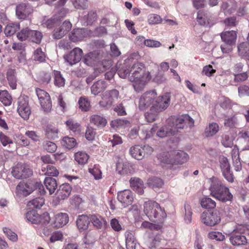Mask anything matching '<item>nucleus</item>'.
<instances>
[{"mask_svg": "<svg viewBox=\"0 0 249 249\" xmlns=\"http://www.w3.org/2000/svg\"><path fill=\"white\" fill-rule=\"evenodd\" d=\"M143 212L149 220L154 222H162L166 217L164 209L153 200H148L144 202Z\"/></svg>", "mask_w": 249, "mask_h": 249, "instance_id": "nucleus-5", "label": "nucleus"}, {"mask_svg": "<svg viewBox=\"0 0 249 249\" xmlns=\"http://www.w3.org/2000/svg\"><path fill=\"white\" fill-rule=\"evenodd\" d=\"M61 144L63 146L68 149H71L77 145V142L73 138L65 137L61 141Z\"/></svg>", "mask_w": 249, "mask_h": 249, "instance_id": "nucleus-41", "label": "nucleus"}, {"mask_svg": "<svg viewBox=\"0 0 249 249\" xmlns=\"http://www.w3.org/2000/svg\"><path fill=\"white\" fill-rule=\"evenodd\" d=\"M79 108L83 111L89 110L90 107V103L88 100L84 97H81L78 101Z\"/></svg>", "mask_w": 249, "mask_h": 249, "instance_id": "nucleus-50", "label": "nucleus"}, {"mask_svg": "<svg viewBox=\"0 0 249 249\" xmlns=\"http://www.w3.org/2000/svg\"><path fill=\"white\" fill-rule=\"evenodd\" d=\"M89 223V218L84 214L79 215L76 221L77 228L80 231L87 230L88 228Z\"/></svg>", "mask_w": 249, "mask_h": 249, "instance_id": "nucleus-29", "label": "nucleus"}, {"mask_svg": "<svg viewBox=\"0 0 249 249\" xmlns=\"http://www.w3.org/2000/svg\"><path fill=\"white\" fill-rule=\"evenodd\" d=\"M58 106L57 107V111L58 113L61 114L65 112L67 109V104L64 101L61 94H59L57 97Z\"/></svg>", "mask_w": 249, "mask_h": 249, "instance_id": "nucleus-47", "label": "nucleus"}, {"mask_svg": "<svg viewBox=\"0 0 249 249\" xmlns=\"http://www.w3.org/2000/svg\"><path fill=\"white\" fill-rule=\"evenodd\" d=\"M90 122L98 127H103L107 124L106 119L102 116L96 114L90 116Z\"/></svg>", "mask_w": 249, "mask_h": 249, "instance_id": "nucleus-32", "label": "nucleus"}, {"mask_svg": "<svg viewBox=\"0 0 249 249\" xmlns=\"http://www.w3.org/2000/svg\"><path fill=\"white\" fill-rule=\"evenodd\" d=\"M130 184L131 188L139 195L143 194L144 192V184L143 181L139 178H131L130 179Z\"/></svg>", "mask_w": 249, "mask_h": 249, "instance_id": "nucleus-24", "label": "nucleus"}, {"mask_svg": "<svg viewBox=\"0 0 249 249\" xmlns=\"http://www.w3.org/2000/svg\"><path fill=\"white\" fill-rule=\"evenodd\" d=\"M184 209L185 210V221L187 223H190L192 220V212L189 204H185Z\"/></svg>", "mask_w": 249, "mask_h": 249, "instance_id": "nucleus-58", "label": "nucleus"}, {"mask_svg": "<svg viewBox=\"0 0 249 249\" xmlns=\"http://www.w3.org/2000/svg\"><path fill=\"white\" fill-rule=\"evenodd\" d=\"M107 88V84L105 81L99 80L93 84L91 87V92L92 94L96 95Z\"/></svg>", "mask_w": 249, "mask_h": 249, "instance_id": "nucleus-30", "label": "nucleus"}, {"mask_svg": "<svg viewBox=\"0 0 249 249\" xmlns=\"http://www.w3.org/2000/svg\"><path fill=\"white\" fill-rule=\"evenodd\" d=\"M25 135L34 142H38L40 140L39 135L34 131H27Z\"/></svg>", "mask_w": 249, "mask_h": 249, "instance_id": "nucleus-64", "label": "nucleus"}, {"mask_svg": "<svg viewBox=\"0 0 249 249\" xmlns=\"http://www.w3.org/2000/svg\"><path fill=\"white\" fill-rule=\"evenodd\" d=\"M52 75L53 76L55 86L58 87L64 86L65 80L59 71H54L52 73Z\"/></svg>", "mask_w": 249, "mask_h": 249, "instance_id": "nucleus-40", "label": "nucleus"}, {"mask_svg": "<svg viewBox=\"0 0 249 249\" xmlns=\"http://www.w3.org/2000/svg\"><path fill=\"white\" fill-rule=\"evenodd\" d=\"M13 176L17 179L27 178L32 175V171L29 166L24 163H18L12 170Z\"/></svg>", "mask_w": 249, "mask_h": 249, "instance_id": "nucleus-8", "label": "nucleus"}, {"mask_svg": "<svg viewBox=\"0 0 249 249\" xmlns=\"http://www.w3.org/2000/svg\"><path fill=\"white\" fill-rule=\"evenodd\" d=\"M219 166L225 178L230 182L233 181V175L231 171V166L228 159L223 156L219 157Z\"/></svg>", "mask_w": 249, "mask_h": 249, "instance_id": "nucleus-11", "label": "nucleus"}, {"mask_svg": "<svg viewBox=\"0 0 249 249\" xmlns=\"http://www.w3.org/2000/svg\"><path fill=\"white\" fill-rule=\"evenodd\" d=\"M44 199L42 197H36L28 203L29 206H33V208L40 209L44 204Z\"/></svg>", "mask_w": 249, "mask_h": 249, "instance_id": "nucleus-48", "label": "nucleus"}, {"mask_svg": "<svg viewBox=\"0 0 249 249\" xmlns=\"http://www.w3.org/2000/svg\"><path fill=\"white\" fill-rule=\"evenodd\" d=\"M34 185L31 183L20 182L16 187L17 191L26 196L34 191Z\"/></svg>", "mask_w": 249, "mask_h": 249, "instance_id": "nucleus-21", "label": "nucleus"}, {"mask_svg": "<svg viewBox=\"0 0 249 249\" xmlns=\"http://www.w3.org/2000/svg\"><path fill=\"white\" fill-rule=\"evenodd\" d=\"M231 101L225 96L222 97L220 100V106L224 109L230 108L232 107Z\"/></svg>", "mask_w": 249, "mask_h": 249, "instance_id": "nucleus-55", "label": "nucleus"}, {"mask_svg": "<svg viewBox=\"0 0 249 249\" xmlns=\"http://www.w3.org/2000/svg\"><path fill=\"white\" fill-rule=\"evenodd\" d=\"M230 241L233 246H240L247 243L246 237L240 233L234 231L230 235Z\"/></svg>", "mask_w": 249, "mask_h": 249, "instance_id": "nucleus-18", "label": "nucleus"}, {"mask_svg": "<svg viewBox=\"0 0 249 249\" xmlns=\"http://www.w3.org/2000/svg\"><path fill=\"white\" fill-rule=\"evenodd\" d=\"M19 29V25L17 23H11L6 25L4 32L7 36L13 35Z\"/></svg>", "mask_w": 249, "mask_h": 249, "instance_id": "nucleus-39", "label": "nucleus"}, {"mask_svg": "<svg viewBox=\"0 0 249 249\" xmlns=\"http://www.w3.org/2000/svg\"><path fill=\"white\" fill-rule=\"evenodd\" d=\"M153 152V148L149 145L142 147L137 145L131 147L129 149V153L134 159L141 160L146 156L149 155Z\"/></svg>", "mask_w": 249, "mask_h": 249, "instance_id": "nucleus-6", "label": "nucleus"}, {"mask_svg": "<svg viewBox=\"0 0 249 249\" xmlns=\"http://www.w3.org/2000/svg\"><path fill=\"white\" fill-rule=\"evenodd\" d=\"M12 98L7 90H0V101L5 106L12 103Z\"/></svg>", "mask_w": 249, "mask_h": 249, "instance_id": "nucleus-43", "label": "nucleus"}, {"mask_svg": "<svg viewBox=\"0 0 249 249\" xmlns=\"http://www.w3.org/2000/svg\"><path fill=\"white\" fill-rule=\"evenodd\" d=\"M202 222L207 226H213L221 221L219 212L214 211L212 213L203 212L201 215Z\"/></svg>", "mask_w": 249, "mask_h": 249, "instance_id": "nucleus-10", "label": "nucleus"}, {"mask_svg": "<svg viewBox=\"0 0 249 249\" xmlns=\"http://www.w3.org/2000/svg\"><path fill=\"white\" fill-rule=\"evenodd\" d=\"M71 192V187L68 183L61 184L57 190L55 195L57 198L59 200H64L67 198Z\"/></svg>", "mask_w": 249, "mask_h": 249, "instance_id": "nucleus-17", "label": "nucleus"}, {"mask_svg": "<svg viewBox=\"0 0 249 249\" xmlns=\"http://www.w3.org/2000/svg\"><path fill=\"white\" fill-rule=\"evenodd\" d=\"M201 206L205 209H213L216 206L215 202L209 197L203 198L200 202Z\"/></svg>", "mask_w": 249, "mask_h": 249, "instance_id": "nucleus-46", "label": "nucleus"}, {"mask_svg": "<svg viewBox=\"0 0 249 249\" xmlns=\"http://www.w3.org/2000/svg\"><path fill=\"white\" fill-rule=\"evenodd\" d=\"M117 198L124 207L131 205L133 200L132 192L129 190H125L119 192L118 194Z\"/></svg>", "mask_w": 249, "mask_h": 249, "instance_id": "nucleus-16", "label": "nucleus"}, {"mask_svg": "<svg viewBox=\"0 0 249 249\" xmlns=\"http://www.w3.org/2000/svg\"><path fill=\"white\" fill-rule=\"evenodd\" d=\"M148 21L150 24H157L161 22V18L158 15L152 14L148 16Z\"/></svg>", "mask_w": 249, "mask_h": 249, "instance_id": "nucleus-57", "label": "nucleus"}, {"mask_svg": "<svg viewBox=\"0 0 249 249\" xmlns=\"http://www.w3.org/2000/svg\"><path fill=\"white\" fill-rule=\"evenodd\" d=\"M29 30L28 28L23 29L21 31L18 33L17 37L21 41H24L27 39H29Z\"/></svg>", "mask_w": 249, "mask_h": 249, "instance_id": "nucleus-53", "label": "nucleus"}, {"mask_svg": "<svg viewBox=\"0 0 249 249\" xmlns=\"http://www.w3.org/2000/svg\"><path fill=\"white\" fill-rule=\"evenodd\" d=\"M208 182L210 184L211 195L213 197L224 202L232 200V195L229 189L218 178L213 177L208 179Z\"/></svg>", "mask_w": 249, "mask_h": 249, "instance_id": "nucleus-4", "label": "nucleus"}, {"mask_svg": "<svg viewBox=\"0 0 249 249\" xmlns=\"http://www.w3.org/2000/svg\"><path fill=\"white\" fill-rule=\"evenodd\" d=\"M170 99L169 93L157 96L154 91L147 92L140 97L139 107L140 109L144 110L151 106L150 111L159 113L165 110L169 107Z\"/></svg>", "mask_w": 249, "mask_h": 249, "instance_id": "nucleus-1", "label": "nucleus"}, {"mask_svg": "<svg viewBox=\"0 0 249 249\" xmlns=\"http://www.w3.org/2000/svg\"><path fill=\"white\" fill-rule=\"evenodd\" d=\"M44 183L46 189L49 190L50 194L51 195L54 192L57 186L55 179L51 177L46 178Z\"/></svg>", "mask_w": 249, "mask_h": 249, "instance_id": "nucleus-34", "label": "nucleus"}, {"mask_svg": "<svg viewBox=\"0 0 249 249\" xmlns=\"http://www.w3.org/2000/svg\"><path fill=\"white\" fill-rule=\"evenodd\" d=\"M237 124V120L236 117L235 116H233L232 117L225 119L224 121V125L225 126L229 127H234Z\"/></svg>", "mask_w": 249, "mask_h": 249, "instance_id": "nucleus-62", "label": "nucleus"}, {"mask_svg": "<svg viewBox=\"0 0 249 249\" xmlns=\"http://www.w3.org/2000/svg\"><path fill=\"white\" fill-rule=\"evenodd\" d=\"M72 24L69 21H65L58 28L53 31L54 38L59 39L63 37L71 29Z\"/></svg>", "mask_w": 249, "mask_h": 249, "instance_id": "nucleus-15", "label": "nucleus"}, {"mask_svg": "<svg viewBox=\"0 0 249 249\" xmlns=\"http://www.w3.org/2000/svg\"><path fill=\"white\" fill-rule=\"evenodd\" d=\"M0 142L4 146H6L8 144L13 143V141L12 139L2 132H0Z\"/></svg>", "mask_w": 249, "mask_h": 249, "instance_id": "nucleus-60", "label": "nucleus"}, {"mask_svg": "<svg viewBox=\"0 0 249 249\" xmlns=\"http://www.w3.org/2000/svg\"><path fill=\"white\" fill-rule=\"evenodd\" d=\"M82 55V50L79 48H75L69 54L64 55V58L71 65H72L81 60Z\"/></svg>", "mask_w": 249, "mask_h": 249, "instance_id": "nucleus-14", "label": "nucleus"}, {"mask_svg": "<svg viewBox=\"0 0 249 249\" xmlns=\"http://www.w3.org/2000/svg\"><path fill=\"white\" fill-rule=\"evenodd\" d=\"M42 34L37 30H31L29 32V40L31 41L39 44L40 43L42 38Z\"/></svg>", "mask_w": 249, "mask_h": 249, "instance_id": "nucleus-42", "label": "nucleus"}, {"mask_svg": "<svg viewBox=\"0 0 249 249\" xmlns=\"http://www.w3.org/2000/svg\"><path fill=\"white\" fill-rule=\"evenodd\" d=\"M236 32L233 30L231 31H225L221 35L222 40L227 44L233 45L236 39Z\"/></svg>", "mask_w": 249, "mask_h": 249, "instance_id": "nucleus-26", "label": "nucleus"}, {"mask_svg": "<svg viewBox=\"0 0 249 249\" xmlns=\"http://www.w3.org/2000/svg\"><path fill=\"white\" fill-rule=\"evenodd\" d=\"M12 49L14 50L20 52V57H18V60L19 63L24 62L25 53H24L25 46L22 43H14L12 45Z\"/></svg>", "mask_w": 249, "mask_h": 249, "instance_id": "nucleus-37", "label": "nucleus"}, {"mask_svg": "<svg viewBox=\"0 0 249 249\" xmlns=\"http://www.w3.org/2000/svg\"><path fill=\"white\" fill-rule=\"evenodd\" d=\"M45 56L42 49L37 48L34 53V59L36 61L43 62L45 60Z\"/></svg>", "mask_w": 249, "mask_h": 249, "instance_id": "nucleus-56", "label": "nucleus"}, {"mask_svg": "<svg viewBox=\"0 0 249 249\" xmlns=\"http://www.w3.org/2000/svg\"><path fill=\"white\" fill-rule=\"evenodd\" d=\"M236 7V4L234 0H224L221 6V10L225 15L230 14L232 13Z\"/></svg>", "mask_w": 249, "mask_h": 249, "instance_id": "nucleus-23", "label": "nucleus"}, {"mask_svg": "<svg viewBox=\"0 0 249 249\" xmlns=\"http://www.w3.org/2000/svg\"><path fill=\"white\" fill-rule=\"evenodd\" d=\"M247 39V42L241 43L238 45V50L240 55L249 60V33Z\"/></svg>", "mask_w": 249, "mask_h": 249, "instance_id": "nucleus-33", "label": "nucleus"}, {"mask_svg": "<svg viewBox=\"0 0 249 249\" xmlns=\"http://www.w3.org/2000/svg\"><path fill=\"white\" fill-rule=\"evenodd\" d=\"M43 148L50 153H53L56 150V144L50 141H45L43 142Z\"/></svg>", "mask_w": 249, "mask_h": 249, "instance_id": "nucleus-54", "label": "nucleus"}, {"mask_svg": "<svg viewBox=\"0 0 249 249\" xmlns=\"http://www.w3.org/2000/svg\"><path fill=\"white\" fill-rule=\"evenodd\" d=\"M3 231L9 240L13 242H16L17 241L18 235L11 230L7 228H4L3 229Z\"/></svg>", "mask_w": 249, "mask_h": 249, "instance_id": "nucleus-61", "label": "nucleus"}, {"mask_svg": "<svg viewBox=\"0 0 249 249\" xmlns=\"http://www.w3.org/2000/svg\"><path fill=\"white\" fill-rule=\"evenodd\" d=\"M116 168L122 174H127L130 172L129 163L127 162H118L116 164Z\"/></svg>", "mask_w": 249, "mask_h": 249, "instance_id": "nucleus-45", "label": "nucleus"}, {"mask_svg": "<svg viewBox=\"0 0 249 249\" xmlns=\"http://www.w3.org/2000/svg\"><path fill=\"white\" fill-rule=\"evenodd\" d=\"M89 159V156L83 151H78L74 154L75 160L80 165L86 164Z\"/></svg>", "mask_w": 249, "mask_h": 249, "instance_id": "nucleus-36", "label": "nucleus"}, {"mask_svg": "<svg viewBox=\"0 0 249 249\" xmlns=\"http://www.w3.org/2000/svg\"><path fill=\"white\" fill-rule=\"evenodd\" d=\"M89 35L88 31L85 29H74L69 35V38L73 42L83 39Z\"/></svg>", "mask_w": 249, "mask_h": 249, "instance_id": "nucleus-19", "label": "nucleus"}, {"mask_svg": "<svg viewBox=\"0 0 249 249\" xmlns=\"http://www.w3.org/2000/svg\"><path fill=\"white\" fill-rule=\"evenodd\" d=\"M36 93L42 109L46 112H50L52 109V104L49 94L40 89H36Z\"/></svg>", "mask_w": 249, "mask_h": 249, "instance_id": "nucleus-9", "label": "nucleus"}, {"mask_svg": "<svg viewBox=\"0 0 249 249\" xmlns=\"http://www.w3.org/2000/svg\"><path fill=\"white\" fill-rule=\"evenodd\" d=\"M6 75V79L9 87L12 89H16L18 78L16 70L12 68L8 69L7 71Z\"/></svg>", "mask_w": 249, "mask_h": 249, "instance_id": "nucleus-20", "label": "nucleus"}, {"mask_svg": "<svg viewBox=\"0 0 249 249\" xmlns=\"http://www.w3.org/2000/svg\"><path fill=\"white\" fill-rule=\"evenodd\" d=\"M141 228L143 229H149L150 230H158L160 229V227L159 225L145 221L142 223Z\"/></svg>", "mask_w": 249, "mask_h": 249, "instance_id": "nucleus-63", "label": "nucleus"}, {"mask_svg": "<svg viewBox=\"0 0 249 249\" xmlns=\"http://www.w3.org/2000/svg\"><path fill=\"white\" fill-rule=\"evenodd\" d=\"M174 155L175 156V162L178 164H182L187 161L189 158L188 155L182 151H175Z\"/></svg>", "mask_w": 249, "mask_h": 249, "instance_id": "nucleus-38", "label": "nucleus"}, {"mask_svg": "<svg viewBox=\"0 0 249 249\" xmlns=\"http://www.w3.org/2000/svg\"><path fill=\"white\" fill-rule=\"evenodd\" d=\"M99 60L98 55L96 53L90 52L84 56L83 61L87 65L92 67L98 63Z\"/></svg>", "mask_w": 249, "mask_h": 249, "instance_id": "nucleus-25", "label": "nucleus"}, {"mask_svg": "<svg viewBox=\"0 0 249 249\" xmlns=\"http://www.w3.org/2000/svg\"><path fill=\"white\" fill-rule=\"evenodd\" d=\"M118 96L119 92L116 89L106 91L102 94V99L99 102L100 106L104 107H110Z\"/></svg>", "mask_w": 249, "mask_h": 249, "instance_id": "nucleus-12", "label": "nucleus"}, {"mask_svg": "<svg viewBox=\"0 0 249 249\" xmlns=\"http://www.w3.org/2000/svg\"><path fill=\"white\" fill-rule=\"evenodd\" d=\"M41 171L42 174L46 175L56 177L58 175L59 172L55 167L52 165H42Z\"/></svg>", "mask_w": 249, "mask_h": 249, "instance_id": "nucleus-35", "label": "nucleus"}, {"mask_svg": "<svg viewBox=\"0 0 249 249\" xmlns=\"http://www.w3.org/2000/svg\"><path fill=\"white\" fill-rule=\"evenodd\" d=\"M219 127L216 123L209 124L205 128L204 135L206 137H211L215 135L219 131Z\"/></svg>", "mask_w": 249, "mask_h": 249, "instance_id": "nucleus-31", "label": "nucleus"}, {"mask_svg": "<svg viewBox=\"0 0 249 249\" xmlns=\"http://www.w3.org/2000/svg\"><path fill=\"white\" fill-rule=\"evenodd\" d=\"M148 186L154 189L161 188L163 185V182L161 179L158 178H150L147 181Z\"/></svg>", "mask_w": 249, "mask_h": 249, "instance_id": "nucleus-44", "label": "nucleus"}, {"mask_svg": "<svg viewBox=\"0 0 249 249\" xmlns=\"http://www.w3.org/2000/svg\"><path fill=\"white\" fill-rule=\"evenodd\" d=\"M125 237L126 249H136L137 241L133 233L130 231H126L125 232Z\"/></svg>", "mask_w": 249, "mask_h": 249, "instance_id": "nucleus-27", "label": "nucleus"}, {"mask_svg": "<svg viewBox=\"0 0 249 249\" xmlns=\"http://www.w3.org/2000/svg\"><path fill=\"white\" fill-rule=\"evenodd\" d=\"M89 172L95 179H100L102 178V172L98 165H94L92 168H89Z\"/></svg>", "mask_w": 249, "mask_h": 249, "instance_id": "nucleus-51", "label": "nucleus"}, {"mask_svg": "<svg viewBox=\"0 0 249 249\" xmlns=\"http://www.w3.org/2000/svg\"><path fill=\"white\" fill-rule=\"evenodd\" d=\"M156 130V129L155 127L151 128L150 130H149V129L144 127L142 129V138L143 139H146L150 138L152 135L153 133L155 132Z\"/></svg>", "mask_w": 249, "mask_h": 249, "instance_id": "nucleus-59", "label": "nucleus"}, {"mask_svg": "<svg viewBox=\"0 0 249 249\" xmlns=\"http://www.w3.org/2000/svg\"><path fill=\"white\" fill-rule=\"evenodd\" d=\"M17 110L19 115L24 120L29 118L31 111L27 96L21 95L18 97Z\"/></svg>", "mask_w": 249, "mask_h": 249, "instance_id": "nucleus-7", "label": "nucleus"}, {"mask_svg": "<svg viewBox=\"0 0 249 249\" xmlns=\"http://www.w3.org/2000/svg\"><path fill=\"white\" fill-rule=\"evenodd\" d=\"M66 124L69 129L74 132H79L80 131V125L79 123L73 120H69L66 122Z\"/></svg>", "mask_w": 249, "mask_h": 249, "instance_id": "nucleus-49", "label": "nucleus"}, {"mask_svg": "<svg viewBox=\"0 0 249 249\" xmlns=\"http://www.w3.org/2000/svg\"><path fill=\"white\" fill-rule=\"evenodd\" d=\"M194 120L188 114H183L173 119L168 126L161 128L157 131V135L160 138L174 135L179 129L186 127L194 126Z\"/></svg>", "mask_w": 249, "mask_h": 249, "instance_id": "nucleus-3", "label": "nucleus"}, {"mask_svg": "<svg viewBox=\"0 0 249 249\" xmlns=\"http://www.w3.org/2000/svg\"><path fill=\"white\" fill-rule=\"evenodd\" d=\"M32 7L26 3H21L16 7V14L19 19H25L32 13Z\"/></svg>", "mask_w": 249, "mask_h": 249, "instance_id": "nucleus-13", "label": "nucleus"}, {"mask_svg": "<svg viewBox=\"0 0 249 249\" xmlns=\"http://www.w3.org/2000/svg\"><path fill=\"white\" fill-rule=\"evenodd\" d=\"M89 219L90 221L95 228L97 229H104L106 228L107 222L102 216L93 214L90 215Z\"/></svg>", "mask_w": 249, "mask_h": 249, "instance_id": "nucleus-22", "label": "nucleus"}, {"mask_svg": "<svg viewBox=\"0 0 249 249\" xmlns=\"http://www.w3.org/2000/svg\"><path fill=\"white\" fill-rule=\"evenodd\" d=\"M69 222L67 213H60L55 215L54 225L57 228H60L67 224Z\"/></svg>", "mask_w": 249, "mask_h": 249, "instance_id": "nucleus-28", "label": "nucleus"}, {"mask_svg": "<svg viewBox=\"0 0 249 249\" xmlns=\"http://www.w3.org/2000/svg\"><path fill=\"white\" fill-rule=\"evenodd\" d=\"M52 79V74L49 72H42L39 77V80L43 84H48Z\"/></svg>", "mask_w": 249, "mask_h": 249, "instance_id": "nucleus-52", "label": "nucleus"}, {"mask_svg": "<svg viewBox=\"0 0 249 249\" xmlns=\"http://www.w3.org/2000/svg\"><path fill=\"white\" fill-rule=\"evenodd\" d=\"M152 77L150 72L146 71L142 63L137 62L134 63L130 68L128 79L133 83L134 88L136 91L142 90Z\"/></svg>", "mask_w": 249, "mask_h": 249, "instance_id": "nucleus-2", "label": "nucleus"}]
</instances>
